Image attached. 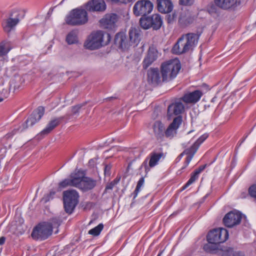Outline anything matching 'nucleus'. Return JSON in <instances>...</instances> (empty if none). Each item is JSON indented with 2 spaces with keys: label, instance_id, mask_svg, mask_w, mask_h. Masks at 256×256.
Returning a JSON list of instances; mask_svg holds the SVG:
<instances>
[{
  "label": "nucleus",
  "instance_id": "f704fd0d",
  "mask_svg": "<svg viewBox=\"0 0 256 256\" xmlns=\"http://www.w3.org/2000/svg\"><path fill=\"white\" fill-rule=\"evenodd\" d=\"M144 177H142L138 182L136 188L134 192V198H136L138 193L140 192L141 187L144 185Z\"/></svg>",
  "mask_w": 256,
  "mask_h": 256
},
{
  "label": "nucleus",
  "instance_id": "8fccbe9b",
  "mask_svg": "<svg viewBox=\"0 0 256 256\" xmlns=\"http://www.w3.org/2000/svg\"><path fill=\"white\" fill-rule=\"evenodd\" d=\"M4 100V98H2V97H0V102H2Z\"/></svg>",
  "mask_w": 256,
  "mask_h": 256
},
{
  "label": "nucleus",
  "instance_id": "39448f33",
  "mask_svg": "<svg viewBox=\"0 0 256 256\" xmlns=\"http://www.w3.org/2000/svg\"><path fill=\"white\" fill-rule=\"evenodd\" d=\"M106 36L107 40L104 44H107L110 40V36L108 33H105L102 30L93 32L88 36L84 44V47L90 50H94L100 48L104 43L103 38Z\"/></svg>",
  "mask_w": 256,
  "mask_h": 256
},
{
  "label": "nucleus",
  "instance_id": "aec40b11",
  "mask_svg": "<svg viewBox=\"0 0 256 256\" xmlns=\"http://www.w3.org/2000/svg\"><path fill=\"white\" fill-rule=\"evenodd\" d=\"M196 16L190 10L182 12L179 18L178 22L182 26H186L192 24L196 20Z\"/></svg>",
  "mask_w": 256,
  "mask_h": 256
},
{
  "label": "nucleus",
  "instance_id": "f03ea898",
  "mask_svg": "<svg viewBox=\"0 0 256 256\" xmlns=\"http://www.w3.org/2000/svg\"><path fill=\"white\" fill-rule=\"evenodd\" d=\"M200 34L188 33L178 38L172 48V52L182 54L192 51L196 46Z\"/></svg>",
  "mask_w": 256,
  "mask_h": 256
},
{
  "label": "nucleus",
  "instance_id": "20e7f679",
  "mask_svg": "<svg viewBox=\"0 0 256 256\" xmlns=\"http://www.w3.org/2000/svg\"><path fill=\"white\" fill-rule=\"evenodd\" d=\"M129 42L126 40V35L122 32L118 33L114 38L115 43L122 48L135 44L137 46L140 40V30L139 28H131L128 32Z\"/></svg>",
  "mask_w": 256,
  "mask_h": 256
},
{
  "label": "nucleus",
  "instance_id": "79ce46f5",
  "mask_svg": "<svg viewBox=\"0 0 256 256\" xmlns=\"http://www.w3.org/2000/svg\"><path fill=\"white\" fill-rule=\"evenodd\" d=\"M51 221L52 222H50V224H51L52 226V228L54 226H58L60 224V219L58 218H52V220H51Z\"/></svg>",
  "mask_w": 256,
  "mask_h": 256
},
{
  "label": "nucleus",
  "instance_id": "f8f14e48",
  "mask_svg": "<svg viewBox=\"0 0 256 256\" xmlns=\"http://www.w3.org/2000/svg\"><path fill=\"white\" fill-rule=\"evenodd\" d=\"M153 9V4L150 0H140L134 4L133 8V12L136 16L146 15L150 13Z\"/></svg>",
  "mask_w": 256,
  "mask_h": 256
},
{
  "label": "nucleus",
  "instance_id": "4c0bfd02",
  "mask_svg": "<svg viewBox=\"0 0 256 256\" xmlns=\"http://www.w3.org/2000/svg\"><path fill=\"white\" fill-rule=\"evenodd\" d=\"M112 3L120 4H127L132 2L133 0H106Z\"/></svg>",
  "mask_w": 256,
  "mask_h": 256
},
{
  "label": "nucleus",
  "instance_id": "2eb2a0df",
  "mask_svg": "<svg viewBox=\"0 0 256 256\" xmlns=\"http://www.w3.org/2000/svg\"><path fill=\"white\" fill-rule=\"evenodd\" d=\"M242 218V214L239 212L231 211L225 215L223 222L226 227L232 228L240 223Z\"/></svg>",
  "mask_w": 256,
  "mask_h": 256
},
{
  "label": "nucleus",
  "instance_id": "49530a36",
  "mask_svg": "<svg viewBox=\"0 0 256 256\" xmlns=\"http://www.w3.org/2000/svg\"><path fill=\"white\" fill-rule=\"evenodd\" d=\"M6 238L4 236H1L0 238V246L3 245L6 242Z\"/></svg>",
  "mask_w": 256,
  "mask_h": 256
},
{
  "label": "nucleus",
  "instance_id": "4468645a",
  "mask_svg": "<svg viewBox=\"0 0 256 256\" xmlns=\"http://www.w3.org/2000/svg\"><path fill=\"white\" fill-rule=\"evenodd\" d=\"M19 14L18 12H14L11 13L9 17L2 20V26L4 31L6 32H10L19 22Z\"/></svg>",
  "mask_w": 256,
  "mask_h": 256
},
{
  "label": "nucleus",
  "instance_id": "864d4df0",
  "mask_svg": "<svg viewBox=\"0 0 256 256\" xmlns=\"http://www.w3.org/2000/svg\"><path fill=\"white\" fill-rule=\"evenodd\" d=\"M182 146H183V147H184V148H186V146H184V144H182Z\"/></svg>",
  "mask_w": 256,
  "mask_h": 256
},
{
  "label": "nucleus",
  "instance_id": "7c9ffc66",
  "mask_svg": "<svg viewBox=\"0 0 256 256\" xmlns=\"http://www.w3.org/2000/svg\"><path fill=\"white\" fill-rule=\"evenodd\" d=\"M182 122V116H178L176 117L172 120V122L169 125L176 130L178 128Z\"/></svg>",
  "mask_w": 256,
  "mask_h": 256
},
{
  "label": "nucleus",
  "instance_id": "473e14b6",
  "mask_svg": "<svg viewBox=\"0 0 256 256\" xmlns=\"http://www.w3.org/2000/svg\"><path fill=\"white\" fill-rule=\"evenodd\" d=\"M103 228L104 225L102 224H100L96 226L90 230L88 231V234L92 235L93 236H98L100 234Z\"/></svg>",
  "mask_w": 256,
  "mask_h": 256
},
{
  "label": "nucleus",
  "instance_id": "0eeeda50",
  "mask_svg": "<svg viewBox=\"0 0 256 256\" xmlns=\"http://www.w3.org/2000/svg\"><path fill=\"white\" fill-rule=\"evenodd\" d=\"M180 68V64L176 61L169 60L162 63L160 66L162 81H170L174 78Z\"/></svg>",
  "mask_w": 256,
  "mask_h": 256
},
{
  "label": "nucleus",
  "instance_id": "9b49d317",
  "mask_svg": "<svg viewBox=\"0 0 256 256\" xmlns=\"http://www.w3.org/2000/svg\"><path fill=\"white\" fill-rule=\"evenodd\" d=\"M140 26L144 29L152 28L154 30L160 29L162 24V20L158 14H154L150 16H143L140 20Z\"/></svg>",
  "mask_w": 256,
  "mask_h": 256
},
{
  "label": "nucleus",
  "instance_id": "5fc2aeb1",
  "mask_svg": "<svg viewBox=\"0 0 256 256\" xmlns=\"http://www.w3.org/2000/svg\"><path fill=\"white\" fill-rule=\"evenodd\" d=\"M158 256H160V254H158Z\"/></svg>",
  "mask_w": 256,
  "mask_h": 256
},
{
  "label": "nucleus",
  "instance_id": "a878e982",
  "mask_svg": "<svg viewBox=\"0 0 256 256\" xmlns=\"http://www.w3.org/2000/svg\"><path fill=\"white\" fill-rule=\"evenodd\" d=\"M216 6L218 8L226 10L234 8L238 2V0H214Z\"/></svg>",
  "mask_w": 256,
  "mask_h": 256
},
{
  "label": "nucleus",
  "instance_id": "9d476101",
  "mask_svg": "<svg viewBox=\"0 0 256 256\" xmlns=\"http://www.w3.org/2000/svg\"><path fill=\"white\" fill-rule=\"evenodd\" d=\"M52 232V226L48 222L38 224L34 229L31 236L34 240H44L48 238Z\"/></svg>",
  "mask_w": 256,
  "mask_h": 256
},
{
  "label": "nucleus",
  "instance_id": "37998d69",
  "mask_svg": "<svg viewBox=\"0 0 256 256\" xmlns=\"http://www.w3.org/2000/svg\"><path fill=\"white\" fill-rule=\"evenodd\" d=\"M111 166L110 165H106L104 169V173L105 175L110 176Z\"/></svg>",
  "mask_w": 256,
  "mask_h": 256
},
{
  "label": "nucleus",
  "instance_id": "c03bdc74",
  "mask_svg": "<svg viewBox=\"0 0 256 256\" xmlns=\"http://www.w3.org/2000/svg\"><path fill=\"white\" fill-rule=\"evenodd\" d=\"M206 168V165L205 166H200L198 168L194 170V171L197 173L198 174H200L202 172L204 169L205 168Z\"/></svg>",
  "mask_w": 256,
  "mask_h": 256
},
{
  "label": "nucleus",
  "instance_id": "a19ab883",
  "mask_svg": "<svg viewBox=\"0 0 256 256\" xmlns=\"http://www.w3.org/2000/svg\"><path fill=\"white\" fill-rule=\"evenodd\" d=\"M177 16V14L176 12H174L172 14H169L167 16V22L168 23H171L174 21Z\"/></svg>",
  "mask_w": 256,
  "mask_h": 256
},
{
  "label": "nucleus",
  "instance_id": "7ed1b4c3",
  "mask_svg": "<svg viewBox=\"0 0 256 256\" xmlns=\"http://www.w3.org/2000/svg\"><path fill=\"white\" fill-rule=\"evenodd\" d=\"M228 238V232L224 228H218L210 230L208 236L207 240L209 244H206V250H215L217 244L226 242Z\"/></svg>",
  "mask_w": 256,
  "mask_h": 256
},
{
  "label": "nucleus",
  "instance_id": "c756f323",
  "mask_svg": "<svg viewBox=\"0 0 256 256\" xmlns=\"http://www.w3.org/2000/svg\"><path fill=\"white\" fill-rule=\"evenodd\" d=\"M199 174H197L194 170L191 174V176L186 183L182 187V190H185L188 186L194 183L198 178Z\"/></svg>",
  "mask_w": 256,
  "mask_h": 256
},
{
  "label": "nucleus",
  "instance_id": "ddd939ff",
  "mask_svg": "<svg viewBox=\"0 0 256 256\" xmlns=\"http://www.w3.org/2000/svg\"><path fill=\"white\" fill-rule=\"evenodd\" d=\"M164 153L162 152H156V151L152 152L149 154L150 160L148 164V158H147L142 162L141 167H144L146 173L150 170V168H153L156 166L160 159L164 157Z\"/></svg>",
  "mask_w": 256,
  "mask_h": 256
},
{
  "label": "nucleus",
  "instance_id": "423d86ee",
  "mask_svg": "<svg viewBox=\"0 0 256 256\" xmlns=\"http://www.w3.org/2000/svg\"><path fill=\"white\" fill-rule=\"evenodd\" d=\"M88 21V12L82 8L72 10L65 18L66 24L72 26L82 25L86 24Z\"/></svg>",
  "mask_w": 256,
  "mask_h": 256
},
{
  "label": "nucleus",
  "instance_id": "1a4fd4ad",
  "mask_svg": "<svg viewBox=\"0 0 256 256\" xmlns=\"http://www.w3.org/2000/svg\"><path fill=\"white\" fill-rule=\"evenodd\" d=\"M78 192L74 190L63 192L64 208L66 213L71 214L73 212L78 203Z\"/></svg>",
  "mask_w": 256,
  "mask_h": 256
},
{
  "label": "nucleus",
  "instance_id": "72a5a7b5",
  "mask_svg": "<svg viewBox=\"0 0 256 256\" xmlns=\"http://www.w3.org/2000/svg\"><path fill=\"white\" fill-rule=\"evenodd\" d=\"M176 131L174 128L168 126V128L164 132V136L170 138H172L176 134Z\"/></svg>",
  "mask_w": 256,
  "mask_h": 256
},
{
  "label": "nucleus",
  "instance_id": "ea45409f",
  "mask_svg": "<svg viewBox=\"0 0 256 256\" xmlns=\"http://www.w3.org/2000/svg\"><path fill=\"white\" fill-rule=\"evenodd\" d=\"M82 106V104H78V105L72 106V114H78Z\"/></svg>",
  "mask_w": 256,
  "mask_h": 256
},
{
  "label": "nucleus",
  "instance_id": "58836bf2",
  "mask_svg": "<svg viewBox=\"0 0 256 256\" xmlns=\"http://www.w3.org/2000/svg\"><path fill=\"white\" fill-rule=\"evenodd\" d=\"M208 137V135L207 134H204L199 138L194 143L197 145L198 144V146L199 147L200 144L202 143Z\"/></svg>",
  "mask_w": 256,
  "mask_h": 256
},
{
  "label": "nucleus",
  "instance_id": "a211bd4d",
  "mask_svg": "<svg viewBox=\"0 0 256 256\" xmlns=\"http://www.w3.org/2000/svg\"><path fill=\"white\" fill-rule=\"evenodd\" d=\"M158 52L154 46H150L142 62L143 68L146 70L158 58Z\"/></svg>",
  "mask_w": 256,
  "mask_h": 256
},
{
  "label": "nucleus",
  "instance_id": "b1692460",
  "mask_svg": "<svg viewBox=\"0 0 256 256\" xmlns=\"http://www.w3.org/2000/svg\"><path fill=\"white\" fill-rule=\"evenodd\" d=\"M152 128L154 136L158 140L162 141L164 138L165 127L160 121L156 120L152 126Z\"/></svg>",
  "mask_w": 256,
  "mask_h": 256
},
{
  "label": "nucleus",
  "instance_id": "603ef678",
  "mask_svg": "<svg viewBox=\"0 0 256 256\" xmlns=\"http://www.w3.org/2000/svg\"><path fill=\"white\" fill-rule=\"evenodd\" d=\"M94 162V160L91 159L90 160V161H89V163H90H90H91V162Z\"/></svg>",
  "mask_w": 256,
  "mask_h": 256
},
{
  "label": "nucleus",
  "instance_id": "393cba45",
  "mask_svg": "<svg viewBox=\"0 0 256 256\" xmlns=\"http://www.w3.org/2000/svg\"><path fill=\"white\" fill-rule=\"evenodd\" d=\"M158 10L162 13H169L173 8V5L170 0H157Z\"/></svg>",
  "mask_w": 256,
  "mask_h": 256
},
{
  "label": "nucleus",
  "instance_id": "e433bc0d",
  "mask_svg": "<svg viewBox=\"0 0 256 256\" xmlns=\"http://www.w3.org/2000/svg\"><path fill=\"white\" fill-rule=\"evenodd\" d=\"M248 193L250 196L256 199V184H252L249 188Z\"/></svg>",
  "mask_w": 256,
  "mask_h": 256
},
{
  "label": "nucleus",
  "instance_id": "c9c22d12",
  "mask_svg": "<svg viewBox=\"0 0 256 256\" xmlns=\"http://www.w3.org/2000/svg\"><path fill=\"white\" fill-rule=\"evenodd\" d=\"M178 3L180 6H190L194 3V0H179Z\"/></svg>",
  "mask_w": 256,
  "mask_h": 256
},
{
  "label": "nucleus",
  "instance_id": "09e8293b",
  "mask_svg": "<svg viewBox=\"0 0 256 256\" xmlns=\"http://www.w3.org/2000/svg\"><path fill=\"white\" fill-rule=\"evenodd\" d=\"M120 179L116 178L111 182L114 186H116L119 182Z\"/></svg>",
  "mask_w": 256,
  "mask_h": 256
},
{
  "label": "nucleus",
  "instance_id": "bb28decb",
  "mask_svg": "<svg viewBox=\"0 0 256 256\" xmlns=\"http://www.w3.org/2000/svg\"><path fill=\"white\" fill-rule=\"evenodd\" d=\"M148 80L152 84H158L161 82L158 69L151 68L148 72Z\"/></svg>",
  "mask_w": 256,
  "mask_h": 256
},
{
  "label": "nucleus",
  "instance_id": "f3484780",
  "mask_svg": "<svg viewBox=\"0 0 256 256\" xmlns=\"http://www.w3.org/2000/svg\"><path fill=\"white\" fill-rule=\"evenodd\" d=\"M180 100L170 104L168 108L167 116L170 118L174 116H180L184 111V106Z\"/></svg>",
  "mask_w": 256,
  "mask_h": 256
},
{
  "label": "nucleus",
  "instance_id": "6ab92c4d",
  "mask_svg": "<svg viewBox=\"0 0 256 256\" xmlns=\"http://www.w3.org/2000/svg\"><path fill=\"white\" fill-rule=\"evenodd\" d=\"M198 148V144L197 145L194 142L190 148H186L184 150V154L188 155V156L186 158L184 166L180 170H178V174H181L182 172V170L188 166L190 162L192 160L195 153L196 152Z\"/></svg>",
  "mask_w": 256,
  "mask_h": 256
},
{
  "label": "nucleus",
  "instance_id": "f257e3e1",
  "mask_svg": "<svg viewBox=\"0 0 256 256\" xmlns=\"http://www.w3.org/2000/svg\"><path fill=\"white\" fill-rule=\"evenodd\" d=\"M84 173L80 170H76L70 175V178H66L59 183L60 188L68 186L76 187L82 192L93 189L96 185V180L84 176Z\"/></svg>",
  "mask_w": 256,
  "mask_h": 256
},
{
  "label": "nucleus",
  "instance_id": "5701e85b",
  "mask_svg": "<svg viewBox=\"0 0 256 256\" xmlns=\"http://www.w3.org/2000/svg\"><path fill=\"white\" fill-rule=\"evenodd\" d=\"M118 20V16L114 14H108L100 20V24L105 28H112Z\"/></svg>",
  "mask_w": 256,
  "mask_h": 256
},
{
  "label": "nucleus",
  "instance_id": "6e6552de",
  "mask_svg": "<svg viewBox=\"0 0 256 256\" xmlns=\"http://www.w3.org/2000/svg\"><path fill=\"white\" fill-rule=\"evenodd\" d=\"M44 112V108L42 106H39L28 117L27 120L23 123L18 128L14 129L11 132L6 134V138H10L15 134L18 132H22L26 129L28 126H32L34 124L39 121Z\"/></svg>",
  "mask_w": 256,
  "mask_h": 256
},
{
  "label": "nucleus",
  "instance_id": "a18cd8bd",
  "mask_svg": "<svg viewBox=\"0 0 256 256\" xmlns=\"http://www.w3.org/2000/svg\"><path fill=\"white\" fill-rule=\"evenodd\" d=\"M114 186V185L112 182L108 183L106 187L105 191L106 192L108 190H112Z\"/></svg>",
  "mask_w": 256,
  "mask_h": 256
},
{
  "label": "nucleus",
  "instance_id": "412c9836",
  "mask_svg": "<svg viewBox=\"0 0 256 256\" xmlns=\"http://www.w3.org/2000/svg\"><path fill=\"white\" fill-rule=\"evenodd\" d=\"M86 9L90 12H104L106 4L104 0H92L87 3Z\"/></svg>",
  "mask_w": 256,
  "mask_h": 256
},
{
  "label": "nucleus",
  "instance_id": "4be33fe9",
  "mask_svg": "<svg viewBox=\"0 0 256 256\" xmlns=\"http://www.w3.org/2000/svg\"><path fill=\"white\" fill-rule=\"evenodd\" d=\"M63 119L64 117H60L50 120L46 127L38 134V138H42L44 136L50 133L56 127L60 124Z\"/></svg>",
  "mask_w": 256,
  "mask_h": 256
},
{
  "label": "nucleus",
  "instance_id": "cd10ccee",
  "mask_svg": "<svg viewBox=\"0 0 256 256\" xmlns=\"http://www.w3.org/2000/svg\"><path fill=\"white\" fill-rule=\"evenodd\" d=\"M66 42L68 44H76L78 42L77 32L76 30L70 32L66 36Z\"/></svg>",
  "mask_w": 256,
  "mask_h": 256
},
{
  "label": "nucleus",
  "instance_id": "6e6d98bb",
  "mask_svg": "<svg viewBox=\"0 0 256 256\" xmlns=\"http://www.w3.org/2000/svg\"><path fill=\"white\" fill-rule=\"evenodd\" d=\"M64 0H63V1H64Z\"/></svg>",
  "mask_w": 256,
  "mask_h": 256
},
{
  "label": "nucleus",
  "instance_id": "dca6fc26",
  "mask_svg": "<svg viewBox=\"0 0 256 256\" xmlns=\"http://www.w3.org/2000/svg\"><path fill=\"white\" fill-rule=\"evenodd\" d=\"M203 93L200 90L192 92H186L180 100L186 104H194L198 102L202 96Z\"/></svg>",
  "mask_w": 256,
  "mask_h": 256
},
{
  "label": "nucleus",
  "instance_id": "3c124183",
  "mask_svg": "<svg viewBox=\"0 0 256 256\" xmlns=\"http://www.w3.org/2000/svg\"><path fill=\"white\" fill-rule=\"evenodd\" d=\"M55 194V192H50V196H52V195H54Z\"/></svg>",
  "mask_w": 256,
  "mask_h": 256
},
{
  "label": "nucleus",
  "instance_id": "2f4dec72",
  "mask_svg": "<svg viewBox=\"0 0 256 256\" xmlns=\"http://www.w3.org/2000/svg\"><path fill=\"white\" fill-rule=\"evenodd\" d=\"M223 256H244L242 252H234L233 248H226L224 250Z\"/></svg>",
  "mask_w": 256,
  "mask_h": 256
},
{
  "label": "nucleus",
  "instance_id": "c85d7f7f",
  "mask_svg": "<svg viewBox=\"0 0 256 256\" xmlns=\"http://www.w3.org/2000/svg\"><path fill=\"white\" fill-rule=\"evenodd\" d=\"M11 50L10 44L6 41H2L0 43V56L6 55Z\"/></svg>",
  "mask_w": 256,
  "mask_h": 256
},
{
  "label": "nucleus",
  "instance_id": "de8ad7c7",
  "mask_svg": "<svg viewBox=\"0 0 256 256\" xmlns=\"http://www.w3.org/2000/svg\"><path fill=\"white\" fill-rule=\"evenodd\" d=\"M184 152H182L176 158V160H177V162H178L180 161L181 158H182V157L184 155Z\"/></svg>",
  "mask_w": 256,
  "mask_h": 256
}]
</instances>
